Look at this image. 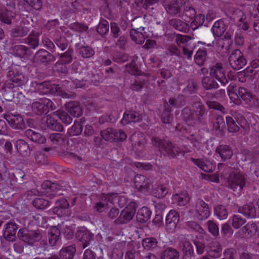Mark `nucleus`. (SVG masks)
<instances>
[{
	"label": "nucleus",
	"instance_id": "f257e3e1",
	"mask_svg": "<svg viewBox=\"0 0 259 259\" xmlns=\"http://www.w3.org/2000/svg\"><path fill=\"white\" fill-rule=\"evenodd\" d=\"M152 145L158 148L159 151L169 158H175L181 153L180 148L169 141H164L158 137H153Z\"/></svg>",
	"mask_w": 259,
	"mask_h": 259
},
{
	"label": "nucleus",
	"instance_id": "f03ea898",
	"mask_svg": "<svg viewBox=\"0 0 259 259\" xmlns=\"http://www.w3.org/2000/svg\"><path fill=\"white\" fill-rule=\"evenodd\" d=\"M17 235L20 239L29 245H32L41 240L43 231L38 228L35 230L22 228L19 230Z\"/></svg>",
	"mask_w": 259,
	"mask_h": 259
},
{
	"label": "nucleus",
	"instance_id": "7ed1b4c3",
	"mask_svg": "<svg viewBox=\"0 0 259 259\" xmlns=\"http://www.w3.org/2000/svg\"><path fill=\"white\" fill-rule=\"evenodd\" d=\"M136 204L131 202L123 210L119 217L115 220L114 223L116 225L126 224L132 220L136 212Z\"/></svg>",
	"mask_w": 259,
	"mask_h": 259
},
{
	"label": "nucleus",
	"instance_id": "20e7f679",
	"mask_svg": "<svg viewBox=\"0 0 259 259\" xmlns=\"http://www.w3.org/2000/svg\"><path fill=\"white\" fill-rule=\"evenodd\" d=\"M55 109L53 102L47 98L40 99L39 101L34 102L31 104L32 112L38 115L46 114L49 109L53 110Z\"/></svg>",
	"mask_w": 259,
	"mask_h": 259
},
{
	"label": "nucleus",
	"instance_id": "39448f33",
	"mask_svg": "<svg viewBox=\"0 0 259 259\" xmlns=\"http://www.w3.org/2000/svg\"><path fill=\"white\" fill-rule=\"evenodd\" d=\"M245 183L246 180L244 176L240 173L232 172L227 179L228 187L234 191H241Z\"/></svg>",
	"mask_w": 259,
	"mask_h": 259
},
{
	"label": "nucleus",
	"instance_id": "423d86ee",
	"mask_svg": "<svg viewBox=\"0 0 259 259\" xmlns=\"http://www.w3.org/2000/svg\"><path fill=\"white\" fill-rule=\"evenodd\" d=\"M231 67L235 70H239L246 64V60L243 53L239 49L234 50L229 57Z\"/></svg>",
	"mask_w": 259,
	"mask_h": 259
},
{
	"label": "nucleus",
	"instance_id": "0eeeda50",
	"mask_svg": "<svg viewBox=\"0 0 259 259\" xmlns=\"http://www.w3.org/2000/svg\"><path fill=\"white\" fill-rule=\"evenodd\" d=\"M238 93L241 100H243L248 107L253 109H259V99L253 96L247 89L239 87Z\"/></svg>",
	"mask_w": 259,
	"mask_h": 259
},
{
	"label": "nucleus",
	"instance_id": "6e6552de",
	"mask_svg": "<svg viewBox=\"0 0 259 259\" xmlns=\"http://www.w3.org/2000/svg\"><path fill=\"white\" fill-rule=\"evenodd\" d=\"M186 0H171L165 3L164 8L167 14L174 17H181L182 9Z\"/></svg>",
	"mask_w": 259,
	"mask_h": 259
},
{
	"label": "nucleus",
	"instance_id": "1a4fd4ad",
	"mask_svg": "<svg viewBox=\"0 0 259 259\" xmlns=\"http://www.w3.org/2000/svg\"><path fill=\"white\" fill-rule=\"evenodd\" d=\"M75 235L83 249L89 246L94 241V234L84 227L77 230Z\"/></svg>",
	"mask_w": 259,
	"mask_h": 259
},
{
	"label": "nucleus",
	"instance_id": "9d476101",
	"mask_svg": "<svg viewBox=\"0 0 259 259\" xmlns=\"http://www.w3.org/2000/svg\"><path fill=\"white\" fill-rule=\"evenodd\" d=\"M56 60L55 57L50 52L45 49H39L33 56V62L37 64L46 65L50 64Z\"/></svg>",
	"mask_w": 259,
	"mask_h": 259
},
{
	"label": "nucleus",
	"instance_id": "9b49d317",
	"mask_svg": "<svg viewBox=\"0 0 259 259\" xmlns=\"http://www.w3.org/2000/svg\"><path fill=\"white\" fill-rule=\"evenodd\" d=\"M7 77L18 86L25 84L28 81V77L23 72L17 68L12 69L7 72Z\"/></svg>",
	"mask_w": 259,
	"mask_h": 259
},
{
	"label": "nucleus",
	"instance_id": "f8f14e48",
	"mask_svg": "<svg viewBox=\"0 0 259 259\" xmlns=\"http://www.w3.org/2000/svg\"><path fill=\"white\" fill-rule=\"evenodd\" d=\"M209 75L225 85L228 81L225 76V71L221 63H217L210 68Z\"/></svg>",
	"mask_w": 259,
	"mask_h": 259
},
{
	"label": "nucleus",
	"instance_id": "ddd939ff",
	"mask_svg": "<svg viewBox=\"0 0 259 259\" xmlns=\"http://www.w3.org/2000/svg\"><path fill=\"white\" fill-rule=\"evenodd\" d=\"M179 220L180 215L178 212L173 210L169 211L165 220V228L167 232L170 233H174L176 230Z\"/></svg>",
	"mask_w": 259,
	"mask_h": 259
},
{
	"label": "nucleus",
	"instance_id": "4468645a",
	"mask_svg": "<svg viewBox=\"0 0 259 259\" xmlns=\"http://www.w3.org/2000/svg\"><path fill=\"white\" fill-rule=\"evenodd\" d=\"M196 217L198 220L202 221L207 219L210 215L208 205L202 199H198L196 202Z\"/></svg>",
	"mask_w": 259,
	"mask_h": 259
},
{
	"label": "nucleus",
	"instance_id": "2eb2a0df",
	"mask_svg": "<svg viewBox=\"0 0 259 259\" xmlns=\"http://www.w3.org/2000/svg\"><path fill=\"white\" fill-rule=\"evenodd\" d=\"M76 252V248L74 245H70L62 248L59 255L51 254L50 256L45 259H72Z\"/></svg>",
	"mask_w": 259,
	"mask_h": 259
},
{
	"label": "nucleus",
	"instance_id": "dca6fc26",
	"mask_svg": "<svg viewBox=\"0 0 259 259\" xmlns=\"http://www.w3.org/2000/svg\"><path fill=\"white\" fill-rule=\"evenodd\" d=\"M30 31L28 24L21 22L18 25L12 28L10 31V35L13 38H21L26 36Z\"/></svg>",
	"mask_w": 259,
	"mask_h": 259
},
{
	"label": "nucleus",
	"instance_id": "f3484780",
	"mask_svg": "<svg viewBox=\"0 0 259 259\" xmlns=\"http://www.w3.org/2000/svg\"><path fill=\"white\" fill-rule=\"evenodd\" d=\"M42 188L44 190L42 193H45L47 197L50 199H53L58 194L60 190V186L56 183L51 182L50 181H46L41 184Z\"/></svg>",
	"mask_w": 259,
	"mask_h": 259
},
{
	"label": "nucleus",
	"instance_id": "a211bd4d",
	"mask_svg": "<svg viewBox=\"0 0 259 259\" xmlns=\"http://www.w3.org/2000/svg\"><path fill=\"white\" fill-rule=\"evenodd\" d=\"M5 118L13 128L23 130L25 128L24 119L20 114H9L6 115Z\"/></svg>",
	"mask_w": 259,
	"mask_h": 259
},
{
	"label": "nucleus",
	"instance_id": "6ab92c4d",
	"mask_svg": "<svg viewBox=\"0 0 259 259\" xmlns=\"http://www.w3.org/2000/svg\"><path fill=\"white\" fill-rule=\"evenodd\" d=\"M18 229L17 225L15 223L9 222L6 224L5 230L3 236L9 241L14 242L16 238V232Z\"/></svg>",
	"mask_w": 259,
	"mask_h": 259
},
{
	"label": "nucleus",
	"instance_id": "aec40b11",
	"mask_svg": "<svg viewBox=\"0 0 259 259\" xmlns=\"http://www.w3.org/2000/svg\"><path fill=\"white\" fill-rule=\"evenodd\" d=\"M16 14L13 11L8 10L5 6H0V21L7 25H11Z\"/></svg>",
	"mask_w": 259,
	"mask_h": 259
},
{
	"label": "nucleus",
	"instance_id": "412c9836",
	"mask_svg": "<svg viewBox=\"0 0 259 259\" xmlns=\"http://www.w3.org/2000/svg\"><path fill=\"white\" fill-rule=\"evenodd\" d=\"M61 231L58 226H52L48 230V237L50 246H56L60 239Z\"/></svg>",
	"mask_w": 259,
	"mask_h": 259
},
{
	"label": "nucleus",
	"instance_id": "4be33fe9",
	"mask_svg": "<svg viewBox=\"0 0 259 259\" xmlns=\"http://www.w3.org/2000/svg\"><path fill=\"white\" fill-rule=\"evenodd\" d=\"M192 107L198 123H203L204 117L206 114L204 105L201 102H195L193 104Z\"/></svg>",
	"mask_w": 259,
	"mask_h": 259
},
{
	"label": "nucleus",
	"instance_id": "5701e85b",
	"mask_svg": "<svg viewBox=\"0 0 259 259\" xmlns=\"http://www.w3.org/2000/svg\"><path fill=\"white\" fill-rule=\"evenodd\" d=\"M238 211L247 218H255L257 213L254 205L252 203H247L238 208Z\"/></svg>",
	"mask_w": 259,
	"mask_h": 259
},
{
	"label": "nucleus",
	"instance_id": "b1692460",
	"mask_svg": "<svg viewBox=\"0 0 259 259\" xmlns=\"http://www.w3.org/2000/svg\"><path fill=\"white\" fill-rule=\"evenodd\" d=\"M215 153L221 157L223 161L230 159L233 155L231 148L226 145H221L218 146L215 149Z\"/></svg>",
	"mask_w": 259,
	"mask_h": 259
},
{
	"label": "nucleus",
	"instance_id": "393cba45",
	"mask_svg": "<svg viewBox=\"0 0 259 259\" xmlns=\"http://www.w3.org/2000/svg\"><path fill=\"white\" fill-rule=\"evenodd\" d=\"M142 116L140 113L134 112L129 111L128 113L125 112L122 119L121 120V123L125 125L130 122H139L142 121Z\"/></svg>",
	"mask_w": 259,
	"mask_h": 259
},
{
	"label": "nucleus",
	"instance_id": "a878e982",
	"mask_svg": "<svg viewBox=\"0 0 259 259\" xmlns=\"http://www.w3.org/2000/svg\"><path fill=\"white\" fill-rule=\"evenodd\" d=\"M134 182L136 188L140 191L147 189L150 185V180L141 175H137L134 178Z\"/></svg>",
	"mask_w": 259,
	"mask_h": 259
},
{
	"label": "nucleus",
	"instance_id": "bb28decb",
	"mask_svg": "<svg viewBox=\"0 0 259 259\" xmlns=\"http://www.w3.org/2000/svg\"><path fill=\"white\" fill-rule=\"evenodd\" d=\"M168 24L175 29L184 33L188 32L190 30L189 24L178 18L171 19L169 21Z\"/></svg>",
	"mask_w": 259,
	"mask_h": 259
},
{
	"label": "nucleus",
	"instance_id": "cd10ccee",
	"mask_svg": "<svg viewBox=\"0 0 259 259\" xmlns=\"http://www.w3.org/2000/svg\"><path fill=\"white\" fill-rule=\"evenodd\" d=\"M38 87L39 89H44L46 90V91H42L44 93L47 94L50 93L51 90L55 89L56 91V93L58 95L63 96L65 98H68L69 96L68 94L65 93H63L61 90V88L58 85H54V87H52L49 82H42L41 83H39L38 84Z\"/></svg>",
	"mask_w": 259,
	"mask_h": 259
},
{
	"label": "nucleus",
	"instance_id": "c85d7f7f",
	"mask_svg": "<svg viewBox=\"0 0 259 259\" xmlns=\"http://www.w3.org/2000/svg\"><path fill=\"white\" fill-rule=\"evenodd\" d=\"M66 110L72 116L75 117H79L82 114V110L79 103L76 102H69L66 103Z\"/></svg>",
	"mask_w": 259,
	"mask_h": 259
},
{
	"label": "nucleus",
	"instance_id": "c756f323",
	"mask_svg": "<svg viewBox=\"0 0 259 259\" xmlns=\"http://www.w3.org/2000/svg\"><path fill=\"white\" fill-rule=\"evenodd\" d=\"M12 51L14 54L20 58L25 56H30L33 52L31 49L24 45H16L12 47Z\"/></svg>",
	"mask_w": 259,
	"mask_h": 259
},
{
	"label": "nucleus",
	"instance_id": "7c9ffc66",
	"mask_svg": "<svg viewBox=\"0 0 259 259\" xmlns=\"http://www.w3.org/2000/svg\"><path fill=\"white\" fill-rule=\"evenodd\" d=\"M227 91L230 99L234 104L236 105L241 104L242 101L238 93V89L237 90V87L235 83H230L227 88Z\"/></svg>",
	"mask_w": 259,
	"mask_h": 259
},
{
	"label": "nucleus",
	"instance_id": "2f4dec72",
	"mask_svg": "<svg viewBox=\"0 0 259 259\" xmlns=\"http://www.w3.org/2000/svg\"><path fill=\"white\" fill-rule=\"evenodd\" d=\"M183 120L189 125L198 123L192 109L188 107L184 108L182 113Z\"/></svg>",
	"mask_w": 259,
	"mask_h": 259
},
{
	"label": "nucleus",
	"instance_id": "473e14b6",
	"mask_svg": "<svg viewBox=\"0 0 259 259\" xmlns=\"http://www.w3.org/2000/svg\"><path fill=\"white\" fill-rule=\"evenodd\" d=\"M14 84L10 82H6L1 87L0 91L2 93L3 97L7 101L12 100L14 97Z\"/></svg>",
	"mask_w": 259,
	"mask_h": 259
},
{
	"label": "nucleus",
	"instance_id": "72a5a7b5",
	"mask_svg": "<svg viewBox=\"0 0 259 259\" xmlns=\"http://www.w3.org/2000/svg\"><path fill=\"white\" fill-rule=\"evenodd\" d=\"M222 251V246L219 242L212 241L209 243L207 253L210 257L213 258L220 257L221 255Z\"/></svg>",
	"mask_w": 259,
	"mask_h": 259
},
{
	"label": "nucleus",
	"instance_id": "f704fd0d",
	"mask_svg": "<svg viewBox=\"0 0 259 259\" xmlns=\"http://www.w3.org/2000/svg\"><path fill=\"white\" fill-rule=\"evenodd\" d=\"M189 201V197L186 191H183L179 194L174 195L171 198L172 203L179 206L186 205Z\"/></svg>",
	"mask_w": 259,
	"mask_h": 259
},
{
	"label": "nucleus",
	"instance_id": "c9c22d12",
	"mask_svg": "<svg viewBox=\"0 0 259 259\" xmlns=\"http://www.w3.org/2000/svg\"><path fill=\"white\" fill-rule=\"evenodd\" d=\"M25 135L31 141L37 144H43L46 141L44 136L30 129L25 132Z\"/></svg>",
	"mask_w": 259,
	"mask_h": 259
},
{
	"label": "nucleus",
	"instance_id": "e433bc0d",
	"mask_svg": "<svg viewBox=\"0 0 259 259\" xmlns=\"http://www.w3.org/2000/svg\"><path fill=\"white\" fill-rule=\"evenodd\" d=\"M214 79L215 78L210 75L204 76L201 80L203 88L207 91L217 89L219 85Z\"/></svg>",
	"mask_w": 259,
	"mask_h": 259
},
{
	"label": "nucleus",
	"instance_id": "4c0bfd02",
	"mask_svg": "<svg viewBox=\"0 0 259 259\" xmlns=\"http://www.w3.org/2000/svg\"><path fill=\"white\" fill-rule=\"evenodd\" d=\"M39 32L32 31L29 35L24 39L25 44L33 49H35L39 46Z\"/></svg>",
	"mask_w": 259,
	"mask_h": 259
},
{
	"label": "nucleus",
	"instance_id": "58836bf2",
	"mask_svg": "<svg viewBox=\"0 0 259 259\" xmlns=\"http://www.w3.org/2000/svg\"><path fill=\"white\" fill-rule=\"evenodd\" d=\"M184 15L190 20H192L196 15V11L191 2L186 0L182 9V15Z\"/></svg>",
	"mask_w": 259,
	"mask_h": 259
},
{
	"label": "nucleus",
	"instance_id": "ea45409f",
	"mask_svg": "<svg viewBox=\"0 0 259 259\" xmlns=\"http://www.w3.org/2000/svg\"><path fill=\"white\" fill-rule=\"evenodd\" d=\"M144 29L145 28L143 27H140L139 28H137V29H131L130 32V35L132 39L137 44H143L145 39V35L142 32L138 31V30L144 31Z\"/></svg>",
	"mask_w": 259,
	"mask_h": 259
},
{
	"label": "nucleus",
	"instance_id": "a19ab883",
	"mask_svg": "<svg viewBox=\"0 0 259 259\" xmlns=\"http://www.w3.org/2000/svg\"><path fill=\"white\" fill-rule=\"evenodd\" d=\"M179 252L173 247H167L160 254V259H179Z\"/></svg>",
	"mask_w": 259,
	"mask_h": 259
},
{
	"label": "nucleus",
	"instance_id": "79ce46f5",
	"mask_svg": "<svg viewBox=\"0 0 259 259\" xmlns=\"http://www.w3.org/2000/svg\"><path fill=\"white\" fill-rule=\"evenodd\" d=\"M226 30V25L222 20L215 22L211 28L213 35L218 37L221 36L224 33Z\"/></svg>",
	"mask_w": 259,
	"mask_h": 259
},
{
	"label": "nucleus",
	"instance_id": "37998d69",
	"mask_svg": "<svg viewBox=\"0 0 259 259\" xmlns=\"http://www.w3.org/2000/svg\"><path fill=\"white\" fill-rule=\"evenodd\" d=\"M151 211L147 207H143L138 210L136 217L138 221L141 223L147 222L150 218Z\"/></svg>",
	"mask_w": 259,
	"mask_h": 259
},
{
	"label": "nucleus",
	"instance_id": "c03bdc74",
	"mask_svg": "<svg viewBox=\"0 0 259 259\" xmlns=\"http://www.w3.org/2000/svg\"><path fill=\"white\" fill-rule=\"evenodd\" d=\"M213 47L219 53H227L230 48L229 42L226 44L225 40L223 38H219L214 42L212 40Z\"/></svg>",
	"mask_w": 259,
	"mask_h": 259
},
{
	"label": "nucleus",
	"instance_id": "a18cd8bd",
	"mask_svg": "<svg viewBox=\"0 0 259 259\" xmlns=\"http://www.w3.org/2000/svg\"><path fill=\"white\" fill-rule=\"evenodd\" d=\"M83 121L82 118L80 119V121L75 120L73 125L68 130L67 135L70 137L80 135L82 131L81 122Z\"/></svg>",
	"mask_w": 259,
	"mask_h": 259
},
{
	"label": "nucleus",
	"instance_id": "49530a36",
	"mask_svg": "<svg viewBox=\"0 0 259 259\" xmlns=\"http://www.w3.org/2000/svg\"><path fill=\"white\" fill-rule=\"evenodd\" d=\"M16 146L18 152L23 156L28 155L31 150L28 143L22 139L17 141Z\"/></svg>",
	"mask_w": 259,
	"mask_h": 259
},
{
	"label": "nucleus",
	"instance_id": "de8ad7c7",
	"mask_svg": "<svg viewBox=\"0 0 259 259\" xmlns=\"http://www.w3.org/2000/svg\"><path fill=\"white\" fill-rule=\"evenodd\" d=\"M241 230L246 237H250L256 234L257 232V228L255 224L248 223L245 226L243 227Z\"/></svg>",
	"mask_w": 259,
	"mask_h": 259
},
{
	"label": "nucleus",
	"instance_id": "09e8293b",
	"mask_svg": "<svg viewBox=\"0 0 259 259\" xmlns=\"http://www.w3.org/2000/svg\"><path fill=\"white\" fill-rule=\"evenodd\" d=\"M46 123L48 127L53 130L58 132H62L63 130L62 125L57 121V120L52 118L50 115L47 116Z\"/></svg>",
	"mask_w": 259,
	"mask_h": 259
},
{
	"label": "nucleus",
	"instance_id": "8fccbe9b",
	"mask_svg": "<svg viewBox=\"0 0 259 259\" xmlns=\"http://www.w3.org/2000/svg\"><path fill=\"white\" fill-rule=\"evenodd\" d=\"M164 110L161 116L162 122L164 123H169L172 120V115L171 112V108L167 103L164 104Z\"/></svg>",
	"mask_w": 259,
	"mask_h": 259
},
{
	"label": "nucleus",
	"instance_id": "3c124183",
	"mask_svg": "<svg viewBox=\"0 0 259 259\" xmlns=\"http://www.w3.org/2000/svg\"><path fill=\"white\" fill-rule=\"evenodd\" d=\"M158 244V241L155 238L147 237L143 239L142 241V245L146 250H153L155 249Z\"/></svg>",
	"mask_w": 259,
	"mask_h": 259
},
{
	"label": "nucleus",
	"instance_id": "603ef678",
	"mask_svg": "<svg viewBox=\"0 0 259 259\" xmlns=\"http://www.w3.org/2000/svg\"><path fill=\"white\" fill-rule=\"evenodd\" d=\"M206 51L201 49L198 50L194 56L195 63L199 66H202L206 60Z\"/></svg>",
	"mask_w": 259,
	"mask_h": 259
},
{
	"label": "nucleus",
	"instance_id": "864d4df0",
	"mask_svg": "<svg viewBox=\"0 0 259 259\" xmlns=\"http://www.w3.org/2000/svg\"><path fill=\"white\" fill-rule=\"evenodd\" d=\"M192 20L190 26L192 29L195 30L203 25L205 20V16L203 14L196 15Z\"/></svg>",
	"mask_w": 259,
	"mask_h": 259
},
{
	"label": "nucleus",
	"instance_id": "5fc2aeb1",
	"mask_svg": "<svg viewBox=\"0 0 259 259\" xmlns=\"http://www.w3.org/2000/svg\"><path fill=\"white\" fill-rule=\"evenodd\" d=\"M186 226L191 231L198 233L199 234H204L205 233L204 230L197 222L194 221H189L186 223Z\"/></svg>",
	"mask_w": 259,
	"mask_h": 259
},
{
	"label": "nucleus",
	"instance_id": "6e6d98bb",
	"mask_svg": "<svg viewBox=\"0 0 259 259\" xmlns=\"http://www.w3.org/2000/svg\"><path fill=\"white\" fill-rule=\"evenodd\" d=\"M225 127V122L224 118L219 115H216L213 120V128L215 131L220 132Z\"/></svg>",
	"mask_w": 259,
	"mask_h": 259
},
{
	"label": "nucleus",
	"instance_id": "4d7b16f0",
	"mask_svg": "<svg viewBox=\"0 0 259 259\" xmlns=\"http://www.w3.org/2000/svg\"><path fill=\"white\" fill-rule=\"evenodd\" d=\"M79 53L83 58H90L95 54L94 50L89 46H81L79 48Z\"/></svg>",
	"mask_w": 259,
	"mask_h": 259
},
{
	"label": "nucleus",
	"instance_id": "13d9d810",
	"mask_svg": "<svg viewBox=\"0 0 259 259\" xmlns=\"http://www.w3.org/2000/svg\"><path fill=\"white\" fill-rule=\"evenodd\" d=\"M32 204L37 209H44L50 205V202L42 198H36L33 200Z\"/></svg>",
	"mask_w": 259,
	"mask_h": 259
},
{
	"label": "nucleus",
	"instance_id": "bf43d9fd",
	"mask_svg": "<svg viewBox=\"0 0 259 259\" xmlns=\"http://www.w3.org/2000/svg\"><path fill=\"white\" fill-rule=\"evenodd\" d=\"M97 31L98 33L103 36L109 31V24L107 21L105 19H102L97 26Z\"/></svg>",
	"mask_w": 259,
	"mask_h": 259
},
{
	"label": "nucleus",
	"instance_id": "052dcab7",
	"mask_svg": "<svg viewBox=\"0 0 259 259\" xmlns=\"http://www.w3.org/2000/svg\"><path fill=\"white\" fill-rule=\"evenodd\" d=\"M73 52V50L70 49L65 53L61 54L60 56V61L61 64H66L71 63L72 61Z\"/></svg>",
	"mask_w": 259,
	"mask_h": 259
},
{
	"label": "nucleus",
	"instance_id": "680f3d73",
	"mask_svg": "<svg viewBox=\"0 0 259 259\" xmlns=\"http://www.w3.org/2000/svg\"><path fill=\"white\" fill-rule=\"evenodd\" d=\"M214 213L220 220L226 219L228 214L226 207L222 205H218L214 208Z\"/></svg>",
	"mask_w": 259,
	"mask_h": 259
},
{
	"label": "nucleus",
	"instance_id": "e2e57ef3",
	"mask_svg": "<svg viewBox=\"0 0 259 259\" xmlns=\"http://www.w3.org/2000/svg\"><path fill=\"white\" fill-rule=\"evenodd\" d=\"M234 13L235 16L234 19H237L239 22H243L242 28L244 30H247L249 28V26L247 23L244 22L246 16L244 12L241 10H237L234 12Z\"/></svg>",
	"mask_w": 259,
	"mask_h": 259
},
{
	"label": "nucleus",
	"instance_id": "0e129e2a",
	"mask_svg": "<svg viewBox=\"0 0 259 259\" xmlns=\"http://www.w3.org/2000/svg\"><path fill=\"white\" fill-rule=\"evenodd\" d=\"M226 123L229 132L235 133L239 131V126L232 117L228 116L226 117Z\"/></svg>",
	"mask_w": 259,
	"mask_h": 259
},
{
	"label": "nucleus",
	"instance_id": "69168bd1",
	"mask_svg": "<svg viewBox=\"0 0 259 259\" xmlns=\"http://www.w3.org/2000/svg\"><path fill=\"white\" fill-rule=\"evenodd\" d=\"M55 113L64 124L68 125L72 122V118L66 112L58 110L56 111Z\"/></svg>",
	"mask_w": 259,
	"mask_h": 259
},
{
	"label": "nucleus",
	"instance_id": "338daca9",
	"mask_svg": "<svg viewBox=\"0 0 259 259\" xmlns=\"http://www.w3.org/2000/svg\"><path fill=\"white\" fill-rule=\"evenodd\" d=\"M206 104L209 109H214L225 113V108L219 102L214 101H206Z\"/></svg>",
	"mask_w": 259,
	"mask_h": 259
},
{
	"label": "nucleus",
	"instance_id": "774afa93",
	"mask_svg": "<svg viewBox=\"0 0 259 259\" xmlns=\"http://www.w3.org/2000/svg\"><path fill=\"white\" fill-rule=\"evenodd\" d=\"M207 225L209 232L214 236H217L219 234V229L218 225L213 221H208Z\"/></svg>",
	"mask_w": 259,
	"mask_h": 259
}]
</instances>
